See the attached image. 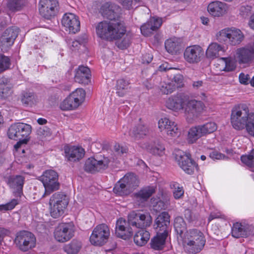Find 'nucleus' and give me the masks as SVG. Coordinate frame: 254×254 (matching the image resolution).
Returning a JSON list of instances; mask_svg holds the SVG:
<instances>
[{"label":"nucleus","instance_id":"obj_1","mask_svg":"<svg viewBox=\"0 0 254 254\" xmlns=\"http://www.w3.org/2000/svg\"><path fill=\"white\" fill-rule=\"evenodd\" d=\"M122 9L118 4L106 2L103 3L100 10V13L109 21H104L98 23L96 27L97 35L107 40H119L117 46L121 49L127 48L130 43L132 35L127 32L125 24L116 19L121 13Z\"/></svg>","mask_w":254,"mask_h":254},{"label":"nucleus","instance_id":"obj_2","mask_svg":"<svg viewBox=\"0 0 254 254\" xmlns=\"http://www.w3.org/2000/svg\"><path fill=\"white\" fill-rule=\"evenodd\" d=\"M166 107L172 111L183 110L187 121L191 123L204 110L203 103L183 94H178L170 97L165 102Z\"/></svg>","mask_w":254,"mask_h":254},{"label":"nucleus","instance_id":"obj_3","mask_svg":"<svg viewBox=\"0 0 254 254\" xmlns=\"http://www.w3.org/2000/svg\"><path fill=\"white\" fill-rule=\"evenodd\" d=\"M230 121L235 129L241 130L245 127L248 133L254 137V113H250L247 105L235 106L231 110Z\"/></svg>","mask_w":254,"mask_h":254},{"label":"nucleus","instance_id":"obj_4","mask_svg":"<svg viewBox=\"0 0 254 254\" xmlns=\"http://www.w3.org/2000/svg\"><path fill=\"white\" fill-rule=\"evenodd\" d=\"M178 239L182 242L185 251L191 254L200 252L206 242L203 234L196 229L187 231L181 238L178 237Z\"/></svg>","mask_w":254,"mask_h":254},{"label":"nucleus","instance_id":"obj_5","mask_svg":"<svg viewBox=\"0 0 254 254\" xmlns=\"http://www.w3.org/2000/svg\"><path fill=\"white\" fill-rule=\"evenodd\" d=\"M217 41L221 43H228L232 46L240 44L245 39L244 33L236 27L225 28L215 35Z\"/></svg>","mask_w":254,"mask_h":254},{"label":"nucleus","instance_id":"obj_6","mask_svg":"<svg viewBox=\"0 0 254 254\" xmlns=\"http://www.w3.org/2000/svg\"><path fill=\"white\" fill-rule=\"evenodd\" d=\"M58 174L53 170H47L44 171L39 177L45 188L43 196L49 195L52 192L59 189L60 184L58 182Z\"/></svg>","mask_w":254,"mask_h":254},{"label":"nucleus","instance_id":"obj_7","mask_svg":"<svg viewBox=\"0 0 254 254\" xmlns=\"http://www.w3.org/2000/svg\"><path fill=\"white\" fill-rule=\"evenodd\" d=\"M68 204L66 196L61 193H55L49 201L50 212L51 216L57 218L61 216Z\"/></svg>","mask_w":254,"mask_h":254},{"label":"nucleus","instance_id":"obj_8","mask_svg":"<svg viewBox=\"0 0 254 254\" xmlns=\"http://www.w3.org/2000/svg\"><path fill=\"white\" fill-rule=\"evenodd\" d=\"M14 243L18 249L25 252L35 247L36 239L32 233L22 231L17 233Z\"/></svg>","mask_w":254,"mask_h":254},{"label":"nucleus","instance_id":"obj_9","mask_svg":"<svg viewBox=\"0 0 254 254\" xmlns=\"http://www.w3.org/2000/svg\"><path fill=\"white\" fill-rule=\"evenodd\" d=\"M110 235V230L107 225L100 224L94 228L90 237V242L94 246H102L106 243Z\"/></svg>","mask_w":254,"mask_h":254},{"label":"nucleus","instance_id":"obj_10","mask_svg":"<svg viewBox=\"0 0 254 254\" xmlns=\"http://www.w3.org/2000/svg\"><path fill=\"white\" fill-rule=\"evenodd\" d=\"M174 154L179 165L186 173L191 174L197 170V165L191 160L190 154L181 150H176Z\"/></svg>","mask_w":254,"mask_h":254},{"label":"nucleus","instance_id":"obj_11","mask_svg":"<svg viewBox=\"0 0 254 254\" xmlns=\"http://www.w3.org/2000/svg\"><path fill=\"white\" fill-rule=\"evenodd\" d=\"M31 132V127L30 125L22 123H17L10 127L7 135L9 138L15 140L25 138L28 140V136Z\"/></svg>","mask_w":254,"mask_h":254},{"label":"nucleus","instance_id":"obj_12","mask_svg":"<svg viewBox=\"0 0 254 254\" xmlns=\"http://www.w3.org/2000/svg\"><path fill=\"white\" fill-rule=\"evenodd\" d=\"M74 227L72 223H61L56 227L54 238L60 243H65L70 240L74 236Z\"/></svg>","mask_w":254,"mask_h":254},{"label":"nucleus","instance_id":"obj_13","mask_svg":"<svg viewBox=\"0 0 254 254\" xmlns=\"http://www.w3.org/2000/svg\"><path fill=\"white\" fill-rule=\"evenodd\" d=\"M152 222V217L148 213L142 214L132 211L128 216V224L137 228L144 229L150 226Z\"/></svg>","mask_w":254,"mask_h":254},{"label":"nucleus","instance_id":"obj_14","mask_svg":"<svg viewBox=\"0 0 254 254\" xmlns=\"http://www.w3.org/2000/svg\"><path fill=\"white\" fill-rule=\"evenodd\" d=\"M110 162L111 160L107 157L104 156L99 159L90 157L85 162L84 170L91 173L104 170L108 168Z\"/></svg>","mask_w":254,"mask_h":254},{"label":"nucleus","instance_id":"obj_15","mask_svg":"<svg viewBox=\"0 0 254 254\" xmlns=\"http://www.w3.org/2000/svg\"><path fill=\"white\" fill-rule=\"evenodd\" d=\"M158 127L161 132H165L171 137L179 136L180 134L177 124L166 117H162L159 120Z\"/></svg>","mask_w":254,"mask_h":254},{"label":"nucleus","instance_id":"obj_16","mask_svg":"<svg viewBox=\"0 0 254 254\" xmlns=\"http://www.w3.org/2000/svg\"><path fill=\"white\" fill-rule=\"evenodd\" d=\"M234 56L239 64H249L254 60V47L249 45L239 48Z\"/></svg>","mask_w":254,"mask_h":254},{"label":"nucleus","instance_id":"obj_17","mask_svg":"<svg viewBox=\"0 0 254 254\" xmlns=\"http://www.w3.org/2000/svg\"><path fill=\"white\" fill-rule=\"evenodd\" d=\"M207 11L213 17H222L229 13L230 5L225 2L215 0L208 4Z\"/></svg>","mask_w":254,"mask_h":254},{"label":"nucleus","instance_id":"obj_18","mask_svg":"<svg viewBox=\"0 0 254 254\" xmlns=\"http://www.w3.org/2000/svg\"><path fill=\"white\" fill-rule=\"evenodd\" d=\"M58 0H40L39 12L45 18L50 19L56 14L58 10Z\"/></svg>","mask_w":254,"mask_h":254},{"label":"nucleus","instance_id":"obj_19","mask_svg":"<svg viewBox=\"0 0 254 254\" xmlns=\"http://www.w3.org/2000/svg\"><path fill=\"white\" fill-rule=\"evenodd\" d=\"M203 55L202 48L198 45H193L186 48L184 53L185 61L189 64H197Z\"/></svg>","mask_w":254,"mask_h":254},{"label":"nucleus","instance_id":"obj_20","mask_svg":"<svg viewBox=\"0 0 254 254\" xmlns=\"http://www.w3.org/2000/svg\"><path fill=\"white\" fill-rule=\"evenodd\" d=\"M154 228L156 232L169 234L171 232L170 216L167 212H162L155 220Z\"/></svg>","mask_w":254,"mask_h":254},{"label":"nucleus","instance_id":"obj_21","mask_svg":"<svg viewBox=\"0 0 254 254\" xmlns=\"http://www.w3.org/2000/svg\"><path fill=\"white\" fill-rule=\"evenodd\" d=\"M231 234L236 238L247 237L254 234V226L245 223L236 222L232 227Z\"/></svg>","mask_w":254,"mask_h":254},{"label":"nucleus","instance_id":"obj_22","mask_svg":"<svg viewBox=\"0 0 254 254\" xmlns=\"http://www.w3.org/2000/svg\"><path fill=\"white\" fill-rule=\"evenodd\" d=\"M62 23L66 31L75 34L80 29V22L78 18L74 14L67 13L63 17Z\"/></svg>","mask_w":254,"mask_h":254},{"label":"nucleus","instance_id":"obj_23","mask_svg":"<svg viewBox=\"0 0 254 254\" xmlns=\"http://www.w3.org/2000/svg\"><path fill=\"white\" fill-rule=\"evenodd\" d=\"M65 159L70 162H77L83 158L85 150L81 146H66L64 148Z\"/></svg>","mask_w":254,"mask_h":254},{"label":"nucleus","instance_id":"obj_24","mask_svg":"<svg viewBox=\"0 0 254 254\" xmlns=\"http://www.w3.org/2000/svg\"><path fill=\"white\" fill-rule=\"evenodd\" d=\"M116 234L118 237L124 240H127L131 236L132 232L125 219L121 218L117 221Z\"/></svg>","mask_w":254,"mask_h":254},{"label":"nucleus","instance_id":"obj_25","mask_svg":"<svg viewBox=\"0 0 254 254\" xmlns=\"http://www.w3.org/2000/svg\"><path fill=\"white\" fill-rule=\"evenodd\" d=\"M148 133V127L140 119L129 131V135L135 139L143 138Z\"/></svg>","mask_w":254,"mask_h":254},{"label":"nucleus","instance_id":"obj_26","mask_svg":"<svg viewBox=\"0 0 254 254\" xmlns=\"http://www.w3.org/2000/svg\"><path fill=\"white\" fill-rule=\"evenodd\" d=\"M91 72L86 66H80L76 70L74 76L75 81L79 83L87 84L90 81Z\"/></svg>","mask_w":254,"mask_h":254},{"label":"nucleus","instance_id":"obj_27","mask_svg":"<svg viewBox=\"0 0 254 254\" xmlns=\"http://www.w3.org/2000/svg\"><path fill=\"white\" fill-rule=\"evenodd\" d=\"M182 40L177 37H172L167 39L165 43L167 51L172 54L177 53L182 48Z\"/></svg>","mask_w":254,"mask_h":254},{"label":"nucleus","instance_id":"obj_28","mask_svg":"<svg viewBox=\"0 0 254 254\" xmlns=\"http://www.w3.org/2000/svg\"><path fill=\"white\" fill-rule=\"evenodd\" d=\"M225 47L216 42L211 43L206 51V56L208 59H214L219 57L220 52L224 53Z\"/></svg>","mask_w":254,"mask_h":254},{"label":"nucleus","instance_id":"obj_29","mask_svg":"<svg viewBox=\"0 0 254 254\" xmlns=\"http://www.w3.org/2000/svg\"><path fill=\"white\" fill-rule=\"evenodd\" d=\"M222 67L220 68L221 71H225L227 72L234 71L237 66L236 60L232 57L221 58L219 61Z\"/></svg>","mask_w":254,"mask_h":254},{"label":"nucleus","instance_id":"obj_30","mask_svg":"<svg viewBox=\"0 0 254 254\" xmlns=\"http://www.w3.org/2000/svg\"><path fill=\"white\" fill-rule=\"evenodd\" d=\"M121 182L126 186V187L131 192L139 184V181L136 176L133 173L127 174L123 178L120 179Z\"/></svg>","mask_w":254,"mask_h":254},{"label":"nucleus","instance_id":"obj_31","mask_svg":"<svg viewBox=\"0 0 254 254\" xmlns=\"http://www.w3.org/2000/svg\"><path fill=\"white\" fill-rule=\"evenodd\" d=\"M168 234L163 233L157 232V235L151 239L150 245L151 247L155 250L162 249L165 245V241Z\"/></svg>","mask_w":254,"mask_h":254},{"label":"nucleus","instance_id":"obj_32","mask_svg":"<svg viewBox=\"0 0 254 254\" xmlns=\"http://www.w3.org/2000/svg\"><path fill=\"white\" fill-rule=\"evenodd\" d=\"M24 182V178L21 175L10 176L8 179L7 184L9 186L17 191L20 193L22 190Z\"/></svg>","mask_w":254,"mask_h":254},{"label":"nucleus","instance_id":"obj_33","mask_svg":"<svg viewBox=\"0 0 254 254\" xmlns=\"http://www.w3.org/2000/svg\"><path fill=\"white\" fill-rule=\"evenodd\" d=\"M150 238V233L144 229L136 232L134 236V243L139 246L146 244Z\"/></svg>","mask_w":254,"mask_h":254},{"label":"nucleus","instance_id":"obj_34","mask_svg":"<svg viewBox=\"0 0 254 254\" xmlns=\"http://www.w3.org/2000/svg\"><path fill=\"white\" fill-rule=\"evenodd\" d=\"M203 136L199 126L191 127L188 132L187 140L190 143H194L198 138Z\"/></svg>","mask_w":254,"mask_h":254},{"label":"nucleus","instance_id":"obj_35","mask_svg":"<svg viewBox=\"0 0 254 254\" xmlns=\"http://www.w3.org/2000/svg\"><path fill=\"white\" fill-rule=\"evenodd\" d=\"M81 248V242L76 240H73L70 243L64 247V250L67 254H77Z\"/></svg>","mask_w":254,"mask_h":254},{"label":"nucleus","instance_id":"obj_36","mask_svg":"<svg viewBox=\"0 0 254 254\" xmlns=\"http://www.w3.org/2000/svg\"><path fill=\"white\" fill-rule=\"evenodd\" d=\"M174 227L175 231L179 235V238H181L184 234V232L186 229V225L183 219L181 217H177L174 220Z\"/></svg>","mask_w":254,"mask_h":254},{"label":"nucleus","instance_id":"obj_37","mask_svg":"<svg viewBox=\"0 0 254 254\" xmlns=\"http://www.w3.org/2000/svg\"><path fill=\"white\" fill-rule=\"evenodd\" d=\"M128 82L124 79L117 80L116 84V93L119 96H124L128 91Z\"/></svg>","mask_w":254,"mask_h":254},{"label":"nucleus","instance_id":"obj_38","mask_svg":"<svg viewBox=\"0 0 254 254\" xmlns=\"http://www.w3.org/2000/svg\"><path fill=\"white\" fill-rule=\"evenodd\" d=\"M155 191V188L153 186L145 187L136 194V197L137 198L144 201L151 196Z\"/></svg>","mask_w":254,"mask_h":254},{"label":"nucleus","instance_id":"obj_39","mask_svg":"<svg viewBox=\"0 0 254 254\" xmlns=\"http://www.w3.org/2000/svg\"><path fill=\"white\" fill-rule=\"evenodd\" d=\"M147 149L155 155L162 156L164 154L165 147L159 142H154L153 144L148 146Z\"/></svg>","mask_w":254,"mask_h":254},{"label":"nucleus","instance_id":"obj_40","mask_svg":"<svg viewBox=\"0 0 254 254\" xmlns=\"http://www.w3.org/2000/svg\"><path fill=\"white\" fill-rule=\"evenodd\" d=\"M199 126L203 136L214 132L217 128V125L213 122H208Z\"/></svg>","mask_w":254,"mask_h":254},{"label":"nucleus","instance_id":"obj_41","mask_svg":"<svg viewBox=\"0 0 254 254\" xmlns=\"http://www.w3.org/2000/svg\"><path fill=\"white\" fill-rule=\"evenodd\" d=\"M113 191L117 195L121 196L127 195L130 192L126 187V186L122 182H121L120 180L115 185Z\"/></svg>","mask_w":254,"mask_h":254},{"label":"nucleus","instance_id":"obj_42","mask_svg":"<svg viewBox=\"0 0 254 254\" xmlns=\"http://www.w3.org/2000/svg\"><path fill=\"white\" fill-rule=\"evenodd\" d=\"M25 4V0H8L7 6L12 11L20 10Z\"/></svg>","mask_w":254,"mask_h":254},{"label":"nucleus","instance_id":"obj_43","mask_svg":"<svg viewBox=\"0 0 254 254\" xmlns=\"http://www.w3.org/2000/svg\"><path fill=\"white\" fill-rule=\"evenodd\" d=\"M15 40V35H13L12 38L6 37V35H2L0 39V46L2 50L6 51L13 44Z\"/></svg>","mask_w":254,"mask_h":254},{"label":"nucleus","instance_id":"obj_44","mask_svg":"<svg viewBox=\"0 0 254 254\" xmlns=\"http://www.w3.org/2000/svg\"><path fill=\"white\" fill-rule=\"evenodd\" d=\"M11 62L10 59L2 54H0V73L10 68Z\"/></svg>","mask_w":254,"mask_h":254},{"label":"nucleus","instance_id":"obj_45","mask_svg":"<svg viewBox=\"0 0 254 254\" xmlns=\"http://www.w3.org/2000/svg\"><path fill=\"white\" fill-rule=\"evenodd\" d=\"M147 23L148 26H151V28L155 31L158 29L162 25L163 19L161 17L153 16L150 18Z\"/></svg>","mask_w":254,"mask_h":254},{"label":"nucleus","instance_id":"obj_46","mask_svg":"<svg viewBox=\"0 0 254 254\" xmlns=\"http://www.w3.org/2000/svg\"><path fill=\"white\" fill-rule=\"evenodd\" d=\"M241 161L249 167H254V149H253L249 154L242 156Z\"/></svg>","mask_w":254,"mask_h":254},{"label":"nucleus","instance_id":"obj_47","mask_svg":"<svg viewBox=\"0 0 254 254\" xmlns=\"http://www.w3.org/2000/svg\"><path fill=\"white\" fill-rule=\"evenodd\" d=\"M60 107L61 110L64 111L73 110L77 109L68 96L61 102Z\"/></svg>","mask_w":254,"mask_h":254},{"label":"nucleus","instance_id":"obj_48","mask_svg":"<svg viewBox=\"0 0 254 254\" xmlns=\"http://www.w3.org/2000/svg\"><path fill=\"white\" fill-rule=\"evenodd\" d=\"M11 93V89L9 85L2 83L0 81V97L2 99H5L9 97Z\"/></svg>","mask_w":254,"mask_h":254},{"label":"nucleus","instance_id":"obj_49","mask_svg":"<svg viewBox=\"0 0 254 254\" xmlns=\"http://www.w3.org/2000/svg\"><path fill=\"white\" fill-rule=\"evenodd\" d=\"M171 83L174 86L175 89L178 88H181L184 85V76L180 74H177L174 75L173 79L170 80Z\"/></svg>","mask_w":254,"mask_h":254},{"label":"nucleus","instance_id":"obj_50","mask_svg":"<svg viewBox=\"0 0 254 254\" xmlns=\"http://www.w3.org/2000/svg\"><path fill=\"white\" fill-rule=\"evenodd\" d=\"M160 89L161 92L164 94H170L175 90L174 86L171 83L170 80L162 83Z\"/></svg>","mask_w":254,"mask_h":254},{"label":"nucleus","instance_id":"obj_51","mask_svg":"<svg viewBox=\"0 0 254 254\" xmlns=\"http://www.w3.org/2000/svg\"><path fill=\"white\" fill-rule=\"evenodd\" d=\"M18 203L16 199H12L9 202L0 205V211L5 212L13 209Z\"/></svg>","mask_w":254,"mask_h":254},{"label":"nucleus","instance_id":"obj_52","mask_svg":"<svg viewBox=\"0 0 254 254\" xmlns=\"http://www.w3.org/2000/svg\"><path fill=\"white\" fill-rule=\"evenodd\" d=\"M76 100L82 103L85 97V92L82 88H77L70 93Z\"/></svg>","mask_w":254,"mask_h":254},{"label":"nucleus","instance_id":"obj_53","mask_svg":"<svg viewBox=\"0 0 254 254\" xmlns=\"http://www.w3.org/2000/svg\"><path fill=\"white\" fill-rule=\"evenodd\" d=\"M34 95L33 93L25 92L22 94L21 97L22 102L26 105H31L33 103Z\"/></svg>","mask_w":254,"mask_h":254},{"label":"nucleus","instance_id":"obj_54","mask_svg":"<svg viewBox=\"0 0 254 254\" xmlns=\"http://www.w3.org/2000/svg\"><path fill=\"white\" fill-rule=\"evenodd\" d=\"M172 188L175 190L173 192L174 197L176 199L180 198L184 194V191L182 187H180L177 183H173L171 185Z\"/></svg>","mask_w":254,"mask_h":254},{"label":"nucleus","instance_id":"obj_55","mask_svg":"<svg viewBox=\"0 0 254 254\" xmlns=\"http://www.w3.org/2000/svg\"><path fill=\"white\" fill-rule=\"evenodd\" d=\"M120 3L127 9H130L136 4L141 3L139 0H120Z\"/></svg>","mask_w":254,"mask_h":254},{"label":"nucleus","instance_id":"obj_56","mask_svg":"<svg viewBox=\"0 0 254 254\" xmlns=\"http://www.w3.org/2000/svg\"><path fill=\"white\" fill-rule=\"evenodd\" d=\"M19 33V29L15 26H13L6 29L3 32L2 35H6V37L9 38H13L14 35H15V39L17 37Z\"/></svg>","mask_w":254,"mask_h":254},{"label":"nucleus","instance_id":"obj_57","mask_svg":"<svg viewBox=\"0 0 254 254\" xmlns=\"http://www.w3.org/2000/svg\"><path fill=\"white\" fill-rule=\"evenodd\" d=\"M154 31L151 28V26H148V23H146L140 27V31L142 35L145 36H149Z\"/></svg>","mask_w":254,"mask_h":254},{"label":"nucleus","instance_id":"obj_58","mask_svg":"<svg viewBox=\"0 0 254 254\" xmlns=\"http://www.w3.org/2000/svg\"><path fill=\"white\" fill-rule=\"evenodd\" d=\"M251 10V6L249 5H242L239 9V13L244 17H247L250 13Z\"/></svg>","mask_w":254,"mask_h":254},{"label":"nucleus","instance_id":"obj_59","mask_svg":"<svg viewBox=\"0 0 254 254\" xmlns=\"http://www.w3.org/2000/svg\"><path fill=\"white\" fill-rule=\"evenodd\" d=\"M114 151L118 156H121L123 154L127 153V148L119 144H116L114 147Z\"/></svg>","mask_w":254,"mask_h":254},{"label":"nucleus","instance_id":"obj_60","mask_svg":"<svg viewBox=\"0 0 254 254\" xmlns=\"http://www.w3.org/2000/svg\"><path fill=\"white\" fill-rule=\"evenodd\" d=\"M38 134L41 137H46L51 134L50 129L47 127H40L37 130Z\"/></svg>","mask_w":254,"mask_h":254},{"label":"nucleus","instance_id":"obj_61","mask_svg":"<svg viewBox=\"0 0 254 254\" xmlns=\"http://www.w3.org/2000/svg\"><path fill=\"white\" fill-rule=\"evenodd\" d=\"M209 156L213 160H223L226 158L224 154L216 150L212 151L209 154Z\"/></svg>","mask_w":254,"mask_h":254},{"label":"nucleus","instance_id":"obj_62","mask_svg":"<svg viewBox=\"0 0 254 254\" xmlns=\"http://www.w3.org/2000/svg\"><path fill=\"white\" fill-rule=\"evenodd\" d=\"M185 218L190 222H192L197 219V216L194 214L190 210L187 209L185 212Z\"/></svg>","mask_w":254,"mask_h":254},{"label":"nucleus","instance_id":"obj_63","mask_svg":"<svg viewBox=\"0 0 254 254\" xmlns=\"http://www.w3.org/2000/svg\"><path fill=\"white\" fill-rule=\"evenodd\" d=\"M239 78L240 82L241 84L246 85L248 84L250 77L248 74L241 73L239 75Z\"/></svg>","mask_w":254,"mask_h":254},{"label":"nucleus","instance_id":"obj_64","mask_svg":"<svg viewBox=\"0 0 254 254\" xmlns=\"http://www.w3.org/2000/svg\"><path fill=\"white\" fill-rule=\"evenodd\" d=\"M157 205L158 206V207L160 208V210H165L169 208L170 202L167 199L165 201L160 200L157 203Z\"/></svg>","mask_w":254,"mask_h":254}]
</instances>
